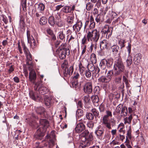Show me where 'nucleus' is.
<instances>
[{
  "instance_id": "obj_1",
  "label": "nucleus",
  "mask_w": 148,
  "mask_h": 148,
  "mask_svg": "<svg viewBox=\"0 0 148 148\" xmlns=\"http://www.w3.org/2000/svg\"><path fill=\"white\" fill-rule=\"evenodd\" d=\"M125 67L121 60L119 59L114 65V82L116 84L121 83L122 76L120 75L123 71Z\"/></svg>"
},
{
  "instance_id": "obj_2",
  "label": "nucleus",
  "mask_w": 148,
  "mask_h": 148,
  "mask_svg": "<svg viewBox=\"0 0 148 148\" xmlns=\"http://www.w3.org/2000/svg\"><path fill=\"white\" fill-rule=\"evenodd\" d=\"M39 122L40 127L35 133L34 137L37 139L41 140L45 135L47 129L49 126V123L48 121L45 119H40Z\"/></svg>"
},
{
  "instance_id": "obj_3",
  "label": "nucleus",
  "mask_w": 148,
  "mask_h": 148,
  "mask_svg": "<svg viewBox=\"0 0 148 148\" xmlns=\"http://www.w3.org/2000/svg\"><path fill=\"white\" fill-rule=\"evenodd\" d=\"M65 45V44L61 45L56 50V54L61 60L64 59L66 55L68 56L70 54L69 49L66 48Z\"/></svg>"
},
{
  "instance_id": "obj_4",
  "label": "nucleus",
  "mask_w": 148,
  "mask_h": 148,
  "mask_svg": "<svg viewBox=\"0 0 148 148\" xmlns=\"http://www.w3.org/2000/svg\"><path fill=\"white\" fill-rule=\"evenodd\" d=\"M99 32L96 29L89 31L87 33V38L88 42H97L99 38Z\"/></svg>"
},
{
  "instance_id": "obj_5",
  "label": "nucleus",
  "mask_w": 148,
  "mask_h": 148,
  "mask_svg": "<svg viewBox=\"0 0 148 148\" xmlns=\"http://www.w3.org/2000/svg\"><path fill=\"white\" fill-rule=\"evenodd\" d=\"M106 113V114L103 116L102 118V124L104 125L109 129H111V124L109 117L112 116V112L107 110Z\"/></svg>"
},
{
  "instance_id": "obj_6",
  "label": "nucleus",
  "mask_w": 148,
  "mask_h": 148,
  "mask_svg": "<svg viewBox=\"0 0 148 148\" xmlns=\"http://www.w3.org/2000/svg\"><path fill=\"white\" fill-rule=\"evenodd\" d=\"M79 137L82 141V143H83L86 140L91 141L93 139V136L92 133H89V131L87 130H85L82 132L79 135Z\"/></svg>"
},
{
  "instance_id": "obj_7",
  "label": "nucleus",
  "mask_w": 148,
  "mask_h": 148,
  "mask_svg": "<svg viewBox=\"0 0 148 148\" xmlns=\"http://www.w3.org/2000/svg\"><path fill=\"white\" fill-rule=\"evenodd\" d=\"M84 118L78 120L80 122L77 124L75 128V131L76 132L80 133L85 129V126L84 124V123L86 122Z\"/></svg>"
},
{
  "instance_id": "obj_8",
  "label": "nucleus",
  "mask_w": 148,
  "mask_h": 148,
  "mask_svg": "<svg viewBox=\"0 0 148 148\" xmlns=\"http://www.w3.org/2000/svg\"><path fill=\"white\" fill-rule=\"evenodd\" d=\"M38 119L37 117L33 114L32 115V117L26 118L25 120V122L28 123L32 127L36 128L38 127V124L35 120V119Z\"/></svg>"
},
{
  "instance_id": "obj_9",
  "label": "nucleus",
  "mask_w": 148,
  "mask_h": 148,
  "mask_svg": "<svg viewBox=\"0 0 148 148\" xmlns=\"http://www.w3.org/2000/svg\"><path fill=\"white\" fill-rule=\"evenodd\" d=\"M113 29V27H109L108 25H105L104 28L101 31L103 36H107L108 35V37H109L112 35Z\"/></svg>"
},
{
  "instance_id": "obj_10",
  "label": "nucleus",
  "mask_w": 148,
  "mask_h": 148,
  "mask_svg": "<svg viewBox=\"0 0 148 148\" xmlns=\"http://www.w3.org/2000/svg\"><path fill=\"white\" fill-rule=\"evenodd\" d=\"M46 137L48 139L47 143L48 147L49 148L52 147L54 145L55 143V135L54 132L52 131L50 135H47Z\"/></svg>"
},
{
  "instance_id": "obj_11",
  "label": "nucleus",
  "mask_w": 148,
  "mask_h": 148,
  "mask_svg": "<svg viewBox=\"0 0 148 148\" xmlns=\"http://www.w3.org/2000/svg\"><path fill=\"white\" fill-rule=\"evenodd\" d=\"M92 83L90 81L86 83L84 86L83 90L85 92L88 94L91 93L92 90Z\"/></svg>"
},
{
  "instance_id": "obj_12",
  "label": "nucleus",
  "mask_w": 148,
  "mask_h": 148,
  "mask_svg": "<svg viewBox=\"0 0 148 148\" xmlns=\"http://www.w3.org/2000/svg\"><path fill=\"white\" fill-rule=\"evenodd\" d=\"M87 68L88 71L91 72L94 71V73L96 74V76L97 75V77H98L100 69L98 66H95L93 64L90 63L88 65Z\"/></svg>"
},
{
  "instance_id": "obj_13",
  "label": "nucleus",
  "mask_w": 148,
  "mask_h": 148,
  "mask_svg": "<svg viewBox=\"0 0 148 148\" xmlns=\"http://www.w3.org/2000/svg\"><path fill=\"white\" fill-rule=\"evenodd\" d=\"M92 144L91 141L86 140L83 143H80L78 148H99L98 146H93L92 147H88Z\"/></svg>"
},
{
  "instance_id": "obj_14",
  "label": "nucleus",
  "mask_w": 148,
  "mask_h": 148,
  "mask_svg": "<svg viewBox=\"0 0 148 148\" xmlns=\"http://www.w3.org/2000/svg\"><path fill=\"white\" fill-rule=\"evenodd\" d=\"M73 64L71 66L69 69L65 67L63 71L64 76L65 77H69L72 75L73 71Z\"/></svg>"
},
{
  "instance_id": "obj_15",
  "label": "nucleus",
  "mask_w": 148,
  "mask_h": 148,
  "mask_svg": "<svg viewBox=\"0 0 148 148\" xmlns=\"http://www.w3.org/2000/svg\"><path fill=\"white\" fill-rule=\"evenodd\" d=\"M104 129L101 125H99L97 127L95 132V134L99 138L101 136L104 134Z\"/></svg>"
},
{
  "instance_id": "obj_16",
  "label": "nucleus",
  "mask_w": 148,
  "mask_h": 148,
  "mask_svg": "<svg viewBox=\"0 0 148 148\" xmlns=\"http://www.w3.org/2000/svg\"><path fill=\"white\" fill-rule=\"evenodd\" d=\"M82 23L81 21L78 19L76 23L73 26V30L75 32H79L82 26Z\"/></svg>"
},
{
  "instance_id": "obj_17",
  "label": "nucleus",
  "mask_w": 148,
  "mask_h": 148,
  "mask_svg": "<svg viewBox=\"0 0 148 148\" xmlns=\"http://www.w3.org/2000/svg\"><path fill=\"white\" fill-rule=\"evenodd\" d=\"M36 78V74L35 70H32L29 73V80L34 83Z\"/></svg>"
},
{
  "instance_id": "obj_18",
  "label": "nucleus",
  "mask_w": 148,
  "mask_h": 148,
  "mask_svg": "<svg viewBox=\"0 0 148 148\" xmlns=\"http://www.w3.org/2000/svg\"><path fill=\"white\" fill-rule=\"evenodd\" d=\"M36 5H37L38 7L37 8H36V12H39L42 13L45 8V6L44 4L42 3H40L38 4H37L36 3L35 4L34 6H36Z\"/></svg>"
},
{
  "instance_id": "obj_19",
  "label": "nucleus",
  "mask_w": 148,
  "mask_h": 148,
  "mask_svg": "<svg viewBox=\"0 0 148 148\" xmlns=\"http://www.w3.org/2000/svg\"><path fill=\"white\" fill-rule=\"evenodd\" d=\"M56 25L59 27H62L64 26L65 23L63 20L60 18L58 17L56 18Z\"/></svg>"
},
{
  "instance_id": "obj_20",
  "label": "nucleus",
  "mask_w": 148,
  "mask_h": 148,
  "mask_svg": "<svg viewBox=\"0 0 148 148\" xmlns=\"http://www.w3.org/2000/svg\"><path fill=\"white\" fill-rule=\"evenodd\" d=\"M91 99L94 105L96 106H98V102L99 101V98L97 95L91 96Z\"/></svg>"
},
{
  "instance_id": "obj_21",
  "label": "nucleus",
  "mask_w": 148,
  "mask_h": 148,
  "mask_svg": "<svg viewBox=\"0 0 148 148\" xmlns=\"http://www.w3.org/2000/svg\"><path fill=\"white\" fill-rule=\"evenodd\" d=\"M48 23L52 27H54L56 24V21L54 16H51L48 19Z\"/></svg>"
},
{
  "instance_id": "obj_22",
  "label": "nucleus",
  "mask_w": 148,
  "mask_h": 148,
  "mask_svg": "<svg viewBox=\"0 0 148 148\" xmlns=\"http://www.w3.org/2000/svg\"><path fill=\"white\" fill-rule=\"evenodd\" d=\"M108 43L107 40H104L100 43V47L101 50H103L106 49H107Z\"/></svg>"
},
{
  "instance_id": "obj_23",
  "label": "nucleus",
  "mask_w": 148,
  "mask_h": 148,
  "mask_svg": "<svg viewBox=\"0 0 148 148\" xmlns=\"http://www.w3.org/2000/svg\"><path fill=\"white\" fill-rule=\"evenodd\" d=\"M29 96L32 99L36 101L37 98H40L39 96L37 95L36 93L31 90L29 92Z\"/></svg>"
},
{
  "instance_id": "obj_24",
  "label": "nucleus",
  "mask_w": 148,
  "mask_h": 148,
  "mask_svg": "<svg viewBox=\"0 0 148 148\" xmlns=\"http://www.w3.org/2000/svg\"><path fill=\"white\" fill-rule=\"evenodd\" d=\"M38 91L42 95H44L49 91V90L47 87L42 86L39 88Z\"/></svg>"
},
{
  "instance_id": "obj_25",
  "label": "nucleus",
  "mask_w": 148,
  "mask_h": 148,
  "mask_svg": "<svg viewBox=\"0 0 148 148\" xmlns=\"http://www.w3.org/2000/svg\"><path fill=\"white\" fill-rule=\"evenodd\" d=\"M107 60L103 59L101 60L99 66L101 69L104 70L106 69L107 63Z\"/></svg>"
},
{
  "instance_id": "obj_26",
  "label": "nucleus",
  "mask_w": 148,
  "mask_h": 148,
  "mask_svg": "<svg viewBox=\"0 0 148 148\" xmlns=\"http://www.w3.org/2000/svg\"><path fill=\"white\" fill-rule=\"evenodd\" d=\"M127 108L125 106H123L121 113V116L123 118L125 117L127 115Z\"/></svg>"
},
{
  "instance_id": "obj_27",
  "label": "nucleus",
  "mask_w": 148,
  "mask_h": 148,
  "mask_svg": "<svg viewBox=\"0 0 148 148\" xmlns=\"http://www.w3.org/2000/svg\"><path fill=\"white\" fill-rule=\"evenodd\" d=\"M47 19L45 16L41 17L39 20V24L40 25L43 26L47 24Z\"/></svg>"
},
{
  "instance_id": "obj_28",
  "label": "nucleus",
  "mask_w": 148,
  "mask_h": 148,
  "mask_svg": "<svg viewBox=\"0 0 148 148\" xmlns=\"http://www.w3.org/2000/svg\"><path fill=\"white\" fill-rule=\"evenodd\" d=\"M111 49L114 54H117L119 50V47L116 45H114L111 47Z\"/></svg>"
},
{
  "instance_id": "obj_29",
  "label": "nucleus",
  "mask_w": 148,
  "mask_h": 148,
  "mask_svg": "<svg viewBox=\"0 0 148 148\" xmlns=\"http://www.w3.org/2000/svg\"><path fill=\"white\" fill-rule=\"evenodd\" d=\"M98 80L100 82L103 83H108L110 81L106 76H102L98 79Z\"/></svg>"
},
{
  "instance_id": "obj_30",
  "label": "nucleus",
  "mask_w": 148,
  "mask_h": 148,
  "mask_svg": "<svg viewBox=\"0 0 148 148\" xmlns=\"http://www.w3.org/2000/svg\"><path fill=\"white\" fill-rule=\"evenodd\" d=\"M84 116L83 111L80 109H78L76 112V116L77 118L78 117L77 119L79 120V118L82 117Z\"/></svg>"
},
{
  "instance_id": "obj_31",
  "label": "nucleus",
  "mask_w": 148,
  "mask_h": 148,
  "mask_svg": "<svg viewBox=\"0 0 148 148\" xmlns=\"http://www.w3.org/2000/svg\"><path fill=\"white\" fill-rule=\"evenodd\" d=\"M36 111L37 113L38 114L40 115L43 114L44 115L45 109L42 107H40L36 108Z\"/></svg>"
},
{
  "instance_id": "obj_32",
  "label": "nucleus",
  "mask_w": 148,
  "mask_h": 148,
  "mask_svg": "<svg viewBox=\"0 0 148 148\" xmlns=\"http://www.w3.org/2000/svg\"><path fill=\"white\" fill-rule=\"evenodd\" d=\"M113 75L114 76V73L113 71L111 70L108 71L106 77L110 82Z\"/></svg>"
},
{
  "instance_id": "obj_33",
  "label": "nucleus",
  "mask_w": 148,
  "mask_h": 148,
  "mask_svg": "<svg viewBox=\"0 0 148 148\" xmlns=\"http://www.w3.org/2000/svg\"><path fill=\"white\" fill-rule=\"evenodd\" d=\"M132 115L130 114L128 117H126L124 118V123L125 124L128 123L130 124L132 119Z\"/></svg>"
},
{
  "instance_id": "obj_34",
  "label": "nucleus",
  "mask_w": 148,
  "mask_h": 148,
  "mask_svg": "<svg viewBox=\"0 0 148 148\" xmlns=\"http://www.w3.org/2000/svg\"><path fill=\"white\" fill-rule=\"evenodd\" d=\"M51 97L46 96L45 99V104L47 106H49L51 104Z\"/></svg>"
},
{
  "instance_id": "obj_35",
  "label": "nucleus",
  "mask_w": 148,
  "mask_h": 148,
  "mask_svg": "<svg viewBox=\"0 0 148 148\" xmlns=\"http://www.w3.org/2000/svg\"><path fill=\"white\" fill-rule=\"evenodd\" d=\"M74 17L73 16H69L67 17L66 21L68 25H71L73 22Z\"/></svg>"
},
{
  "instance_id": "obj_36",
  "label": "nucleus",
  "mask_w": 148,
  "mask_h": 148,
  "mask_svg": "<svg viewBox=\"0 0 148 148\" xmlns=\"http://www.w3.org/2000/svg\"><path fill=\"white\" fill-rule=\"evenodd\" d=\"M122 19V18L121 17H119L116 19L115 20L113 21L112 22V25L115 26L116 25H118L121 23V21Z\"/></svg>"
},
{
  "instance_id": "obj_37",
  "label": "nucleus",
  "mask_w": 148,
  "mask_h": 148,
  "mask_svg": "<svg viewBox=\"0 0 148 148\" xmlns=\"http://www.w3.org/2000/svg\"><path fill=\"white\" fill-rule=\"evenodd\" d=\"M142 57V54L140 53H138L135 56L134 59L135 61H137L138 62H139L141 61Z\"/></svg>"
},
{
  "instance_id": "obj_38",
  "label": "nucleus",
  "mask_w": 148,
  "mask_h": 148,
  "mask_svg": "<svg viewBox=\"0 0 148 148\" xmlns=\"http://www.w3.org/2000/svg\"><path fill=\"white\" fill-rule=\"evenodd\" d=\"M71 6H65L62 9V11L66 13L71 12Z\"/></svg>"
},
{
  "instance_id": "obj_39",
  "label": "nucleus",
  "mask_w": 148,
  "mask_h": 148,
  "mask_svg": "<svg viewBox=\"0 0 148 148\" xmlns=\"http://www.w3.org/2000/svg\"><path fill=\"white\" fill-rule=\"evenodd\" d=\"M90 60L92 63L95 64L97 62V59L96 55L94 53H92L91 56Z\"/></svg>"
},
{
  "instance_id": "obj_40",
  "label": "nucleus",
  "mask_w": 148,
  "mask_h": 148,
  "mask_svg": "<svg viewBox=\"0 0 148 148\" xmlns=\"http://www.w3.org/2000/svg\"><path fill=\"white\" fill-rule=\"evenodd\" d=\"M102 16L100 14H98L95 18L96 22L97 23H100L103 21V19L102 18Z\"/></svg>"
},
{
  "instance_id": "obj_41",
  "label": "nucleus",
  "mask_w": 148,
  "mask_h": 148,
  "mask_svg": "<svg viewBox=\"0 0 148 148\" xmlns=\"http://www.w3.org/2000/svg\"><path fill=\"white\" fill-rule=\"evenodd\" d=\"M127 66L128 67L130 66L132 63V58L131 56L128 55V58L125 60Z\"/></svg>"
},
{
  "instance_id": "obj_42",
  "label": "nucleus",
  "mask_w": 148,
  "mask_h": 148,
  "mask_svg": "<svg viewBox=\"0 0 148 148\" xmlns=\"http://www.w3.org/2000/svg\"><path fill=\"white\" fill-rule=\"evenodd\" d=\"M65 35L63 33V31L60 32L58 33V38L61 40H63L65 39Z\"/></svg>"
},
{
  "instance_id": "obj_43",
  "label": "nucleus",
  "mask_w": 148,
  "mask_h": 148,
  "mask_svg": "<svg viewBox=\"0 0 148 148\" xmlns=\"http://www.w3.org/2000/svg\"><path fill=\"white\" fill-rule=\"evenodd\" d=\"M132 130L131 126H130L128 130L127 131V133L126 137H127L129 138L130 139H131L132 138L131 134Z\"/></svg>"
},
{
  "instance_id": "obj_44",
  "label": "nucleus",
  "mask_w": 148,
  "mask_h": 148,
  "mask_svg": "<svg viewBox=\"0 0 148 148\" xmlns=\"http://www.w3.org/2000/svg\"><path fill=\"white\" fill-rule=\"evenodd\" d=\"M25 25L24 19L22 16L20 18V20L19 22V25L21 28H23L24 27Z\"/></svg>"
},
{
  "instance_id": "obj_45",
  "label": "nucleus",
  "mask_w": 148,
  "mask_h": 148,
  "mask_svg": "<svg viewBox=\"0 0 148 148\" xmlns=\"http://www.w3.org/2000/svg\"><path fill=\"white\" fill-rule=\"evenodd\" d=\"M79 69L80 74H82L85 70V68L84 67L81 63H79Z\"/></svg>"
},
{
  "instance_id": "obj_46",
  "label": "nucleus",
  "mask_w": 148,
  "mask_h": 148,
  "mask_svg": "<svg viewBox=\"0 0 148 148\" xmlns=\"http://www.w3.org/2000/svg\"><path fill=\"white\" fill-rule=\"evenodd\" d=\"M107 66L108 68H110L112 67L113 63V60L112 59H110L107 60Z\"/></svg>"
},
{
  "instance_id": "obj_47",
  "label": "nucleus",
  "mask_w": 148,
  "mask_h": 148,
  "mask_svg": "<svg viewBox=\"0 0 148 148\" xmlns=\"http://www.w3.org/2000/svg\"><path fill=\"white\" fill-rule=\"evenodd\" d=\"M21 5L23 11L24 12H26L27 11L26 0H22Z\"/></svg>"
},
{
  "instance_id": "obj_48",
  "label": "nucleus",
  "mask_w": 148,
  "mask_h": 148,
  "mask_svg": "<svg viewBox=\"0 0 148 148\" xmlns=\"http://www.w3.org/2000/svg\"><path fill=\"white\" fill-rule=\"evenodd\" d=\"M91 111L93 113V115H94L95 117L96 118L98 116L99 112L97 110L94 108L92 109Z\"/></svg>"
},
{
  "instance_id": "obj_49",
  "label": "nucleus",
  "mask_w": 148,
  "mask_h": 148,
  "mask_svg": "<svg viewBox=\"0 0 148 148\" xmlns=\"http://www.w3.org/2000/svg\"><path fill=\"white\" fill-rule=\"evenodd\" d=\"M125 40L123 39H121L119 41L118 44L120 45L121 49L125 47Z\"/></svg>"
},
{
  "instance_id": "obj_50",
  "label": "nucleus",
  "mask_w": 148,
  "mask_h": 148,
  "mask_svg": "<svg viewBox=\"0 0 148 148\" xmlns=\"http://www.w3.org/2000/svg\"><path fill=\"white\" fill-rule=\"evenodd\" d=\"M86 117L88 119L90 120H92L94 118L93 114L90 113H87L86 115Z\"/></svg>"
},
{
  "instance_id": "obj_51",
  "label": "nucleus",
  "mask_w": 148,
  "mask_h": 148,
  "mask_svg": "<svg viewBox=\"0 0 148 148\" xmlns=\"http://www.w3.org/2000/svg\"><path fill=\"white\" fill-rule=\"evenodd\" d=\"M93 5L91 3L88 2L86 4V9L88 11L90 10L93 7Z\"/></svg>"
},
{
  "instance_id": "obj_52",
  "label": "nucleus",
  "mask_w": 148,
  "mask_h": 148,
  "mask_svg": "<svg viewBox=\"0 0 148 148\" xmlns=\"http://www.w3.org/2000/svg\"><path fill=\"white\" fill-rule=\"evenodd\" d=\"M80 77L79 74L78 72H75L73 74V79L74 80H77V79Z\"/></svg>"
},
{
  "instance_id": "obj_53",
  "label": "nucleus",
  "mask_w": 148,
  "mask_h": 148,
  "mask_svg": "<svg viewBox=\"0 0 148 148\" xmlns=\"http://www.w3.org/2000/svg\"><path fill=\"white\" fill-rule=\"evenodd\" d=\"M72 84L73 88H76L77 87L78 82V80H73L72 81Z\"/></svg>"
},
{
  "instance_id": "obj_54",
  "label": "nucleus",
  "mask_w": 148,
  "mask_h": 148,
  "mask_svg": "<svg viewBox=\"0 0 148 148\" xmlns=\"http://www.w3.org/2000/svg\"><path fill=\"white\" fill-rule=\"evenodd\" d=\"M123 107V105L121 104H120L118 106H117L116 110V112L118 114H120L121 110V109H122Z\"/></svg>"
},
{
  "instance_id": "obj_55",
  "label": "nucleus",
  "mask_w": 148,
  "mask_h": 148,
  "mask_svg": "<svg viewBox=\"0 0 148 148\" xmlns=\"http://www.w3.org/2000/svg\"><path fill=\"white\" fill-rule=\"evenodd\" d=\"M22 46L24 53L25 55L30 53V52L25 46L24 44H22Z\"/></svg>"
},
{
  "instance_id": "obj_56",
  "label": "nucleus",
  "mask_w": 148,
  "mask_h": 148,
  "mask_svg": "<svg viewBox=\"0 0 148 148\" xmlns=\"http://www.w3.org/2000/svg\"><path fill=\"white\" fill-rule=\"evenodd\" d=\"M27 64H28L29 66L28 67V70L29 71H31L34 70L33 69V63L31 62L30 63H29V62H27Z\"/></svg>"
},
{
  "instance_id": "obj_57",
  "label": "nucleus",
  "mask_w": 148,
  "mask_h": 148,
  "mask_svg": "<svg viewBox=\"0 0 148 148\" xmlns=\"http://www.w3.org/2000/svg\"><path fill=\"white\" fill-rule=\"evenodd\" d=\"M94 90L95 94H99L100 93V87L98 86H95L94 89Z\"/></svg>"
},
{
  "instance_id": "obj_58",
  "label": "nucleus",
  "mask_w": 148,
  "mask_h": 148,
  "mask_svg": "<svg viewBox=\"0 0 148 148\" xmlns=\"http://www.w3.org/2000/svg\"><path fill=\"white\" fill-rule=\"evenodd\" d=\"M88 70H86L85 72V75L86 77L88 78H90L91 76V73Z\"/></svg>"
},
{
  "instance_id": "obj_59",
  "label": "nucleus",
  "mask_w": 148,
  "mask_h": 148,
  "mask_svg": "<svg viewBox=\"0 0 148 148\" xmlns=\"http://www.w3.org/2000/svg\"><path fill=\"white\" fill-rule=\"evenodd\" d=\"M28 62L31 61L32 60V56L30 53L25 55Z\"/></svg>"
},
{
  "instance_id": "obj_60",
  "label": "nucleus",
  "mask_w": 148,
  "mask_h": 148,
  "mask_svg": "<svg viewBox=\"0 0 148 148\" xmlns=\"http://www.w3.org/2000/svg\"><path fill=\"white\" fill-rule=\"evenodd\" d=\"M27 40L31 39L32 38H33V37L32 36H31L30 32L29 31L27 30Z\"/></svg>"
},
{
  "instance_id": "obj_61",
  "label": "nucleus",
  "mask_w": 148,
  "mask_h": 148,
  "mask_svg": "<svg viewBox=\"0 0 148 148\" xmlns=\"http://www.w3.org/2000/svg\"><path fill=\"white\" fill-rule=\"evenodd\" d=\"M119 142L118 141H115V140H113L110 143V145L112 146H113L115 145H118Z\"/></svg>"
},
{
  "instance_id": "obj_62",
  "label": "nucleus",
  "mask_w": 148,
  "mask_h": 148,
  "mask_svg": "<svg viewBox=\"0 0 148 148\" xmlns=\"http://www.w3.org/2000/svg\"><path fill=\"white\" fill-rule=\"evenodd\" d=\"M94 125V123L92 121L88 123L87 124V126L90 128L92 129Z\"/></svg>"
},
{
  "instance_id": "obj_63",
  "label": "nucleus",
  "mask_w": 148,
  "mask_h": 148,
  "mask_svg": "<svg viewBox=\"0 0 148 148\" xmlns=\"http://www.w3.org/2000/svg\"><path fill=\"white\" fill-rule=\"evenodd\" d=\"M46 31L47 33L50 36H51L54 34L53 31L50 28L47 29Z\"/></svg>"
},
{
  "instance_id": "obj_64",
  "label": "nucleus",
  "mask_w": 148,
  "mask_h": 148,
  "mask_svg": "<svg viewBox=\"0 0 148 148\" xmlns=\"http://www.w3.org/2000/svg\"><path fill=\"white\" fill-rule=\"evenodd\" d=\"M87 38L85 36H84L83 38L82 39V45H84L85 44L87 41Z\"/></svg>"
}]
</instances>
